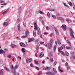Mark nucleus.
Masks as SVG:
<instances>
[{"mask_svg": "<svg viewBox=\"0 0 75 75\" xmlns=\"http://www.w3.org/2000/svg\"><path fill=\"white\" fill-rule=\"evenodd\" d=\"M53 41L54 40L52 39L50 40V42L48 44V48L49 49H51V48L52 45V44H53Z\"/></svg>", "mask_w": 75, "mask_h": 75, "instance_id": "1", "label": "nucleus"}, {"mask_svg": "<svg viewBox=\"0 0 75 75\" xmlns=\"http://www.w3.org/2000/svg\"><path fill=\"white\" fill-rule=\"evenodd\" d=\"M11 71L12 73L14 75H16V70H14V67H13V66L12 65L11 66Z\"/></svg>", "mask_w": 75, "mask_h": 75, "instance_id": "2", "label": "nucleus"}, {"mask_svg": "<svg viewBox=\"0 0 75 75\" xmlns=\"http://www.w3.org/2000/svg\"><path fill=\"white\" fill-rule=\"evenodd\" d=\"M62 28L63 30L64 31L66 30V29H67V27H66V25H63L62 26Z\"/></svg>", "mask_w": 75, "mask_h": 75, "instance_id": "3", "label": "nucleus"}, {"mask_svg": "<svg viewBox=\"0 0 75 75\" xmlns=\"http://www.w3.org/2000/svg\"><path fill=\"white\" fill-rule=\"evenodd\" d=\"M37 34L38 35H40L41 34V31L40 28H38L37 30Z\"/></svg>", "mask_w": 75, "mask_h": 75, "instance_id": "4", "label": "nucleus"}, {"mask_svg": "<svg viewBox=\"0 0 75 75\" xmlns=\"http://www.w3.org/2000/svg\"><path fill=\"white\" fill-rule=\"evenodd\" d=\"M43 69L44 70H46V69H47V70H49L51 69V68L50 67H44Z\"/></svg>", "mask_w": 75, "mask_h": 75, "instance_id": "5", "label": "nucleus"}, {"mask_svg": "<svg viewBox=\"0 0 75 75\" xmlns=\"http://www.w3.org/2000/svg\"><path fill=\"white\" fill-rule=\"evenodd\" d=\"M11 46L12 48H16L17 47V45L14 44H12L11 45Z\"/></svg>", "mask_w": 75, "mask_h": 75, "instance_id": "6", "label": "nucleus"}, {"mask_svg": "<svg viewBox=\"0 0 75 75\" xmlns=\"http://www.w3.org/2000/svg\"><path fill=\"white\" fill-rule=\"evenodd\" d=\"M74 32L73 31H71V32L70 33V35L71 36V38H74Z\"/></svg>", "mask_w": 75, "mask_h": 75, "instance_id": "7", "label": "nucleus"}, {"mask_svg": "<svg viewBox=\"0 0 75 75\" xmlns=\"http://www.w3.org/2000/svg\"><path fill=\"white\" fill-rule=\"evenodd\" d=\"M32 61V59H31V58L27 59H26V61L28 63V62H31V61Z\"/></svg>", "mask_w": 75, "mask_h": 75, "instance_id": "8", "label": "nucleus"}, {"mask_svg": "<svg viewBox=\"0 0 75 75\" xmlns=\"http://www.w3.org/2000/svg\"><path fill=\"white\" fill-rule=\"evenodd\" d=\"M20 45H21V46H22V47H26V45L24 43H23L22 42L20 43Z\"/></svg>", "mask_w": 75, "mask_h": 75, "instance_id": "9", "label": "nucleus"}, {"mask_svg": "<svg viewBox=\"0 0 75 75\" xmlns=\"http://www.w3.org/2000/svg\"><path fill=\"white\" fill-rule=\"evenodd\" d=\"M34 25L35 27V29H36V30L37 29L38 27H37V24L36 23H34Z\"/></svg>", "mask_w": 75, "mask_h": 75, "instance_id": "10", "label": "nucleus"}, {"mask_svg": "<svg viewBox=\"0 0 75 75\" xmlns=\"http://www.w3.org/2000/svg\"><path fill=\"white\" fill-rule=\"evenodd\" d=\"M57 18L59 19V20H62V21H64V18L61 17H57Z\"/></svg>", "mask_w": 75, "mask_h": 75, "instance_id": "11", "label": "nucleus"}, {"mask_svg": "<svg viewBox=\"0 0 75 75\" xmlns=\"http://www.w3.org/2000/svg\"><path fill=\"white\" fill-rule=\"evenodd\" d=\"M54 30L56 32V33L57 34V35H59V32H58V30L56 28H54Z\"/></svg>", "mask_w": 75, "mask_h": 75, "instance_id": "12", "label": "nucleus"}, {"mask_svg": "<svg viewBox=\"0 0 75 75\" xmlns=\"http://www.w3.org/2000/svg\"><path fill=\"white\" fill-rule=\"evenodd\" d=\"M44 57V53H41L39 55V57L40 58H42Z\"/></svg>", "mask_w": 75, "mask_h": 75, "instance_id": "13", "label": "nucleus"}, {"mask_svg": "<svg viewBox=\"0 0 75 75\" xmlns=\"http://www.w3.org/2000/svg\"><path fill=\"white\" fill-rule=\"evenodd\" d=\"M62 49H63V47H62V46L61 47L59 48L58 49L59 52H61V50H62Z\"/></svg>", "mask_w": 75, "mask_h": 75, "instance_id": "14", "label": "nucleus"}, {"mask_svg": "<svg viewBox=\"0 0 75 75\" xmlns=\"http://www.w3.org/2000/svg\"><path fill=\"white\" fill-rule=\"evenodd\" d=\"M18 31H21L20 30V24H18Z\"/></svg>", "mask_w": 75, "mask_h": 75, "instance_id": "15", "label": "nucleus"}, {"mask_svg": "<svg viewBox=\"0 0 75 75\" xmlns=\"http://www.w3.org/2000/svg\"><path fill=\"white\" fill-rule=\"evenodd\" d=\"M5 53V52L3 51V50H0V54H4Z\"/></svg>", "mask_w": 75, "mask_h": 75, "instance_id": "16", "label": "nucleus"}, {"mask_svg": "<svg viewBox=\"0 0 75 75\" xmlns=\"http://www.w3.org/2000/svg\"><path fill=\"white\" fill-rule=\"evenodd\" d=\"M36 31H35V30H33V35L34 37H35V36H36Z\"/></svg>", "mask_w": 75, "mask_h": 75, "instance_id": "17", "label": "nucleus"}, {"mask_svg": "<svg viewBox=\"0 0 75 75\" xmlns=\"http://www.w3.org/2000/svg\"><path fill=\"white\" fill-rule=\"evenodd\" d=\"M3 71H4L3 69L1 70L0 71V74L1 75H3L4 74H3Z\"/></svg>", "mask_w": 75, "mask_h": 75, "instance_id": "18", "label": "nucleus"}, {"mask_svg": "<svg viewBox=\"0 0 75 75\" xmlns=\"http://www.w3.org/2000/svg\"><path fill=\"white\" fill-rule=\"evenodd\" d=\"M48 10H50V11H55V9L52 8H49L48 9Z\"/></svg>", "mask_w": 75, "mask_h": 75, "instance_id": "19", "label": "nucleus"}, {"mask_svg": "<svg viewBox=\"0 0 75 75\" xmlns=\"http://www.w3.org/2000/svg\"><path fill=\"white\" fill-rule=\"evenodd\" d=\"M49 61H50V62H54V59H53V58L51 57H50L49 59Z\"/></svg>", "mask_w": 75, "mask_h": 75, "instance_id": "20", "label": "nucleus"}, {"mask_svg": "<svg viewBox=\"0 0 75 75\" xmlns=\"http://www.w3.org/2000/svg\"><path fill=\"white\" fill-rule=\"evenodd\" d=\"M19 11H18V13L20 14V13H21V7L20 6L19 7Z\"/></svg>", "mask_w": 75, "mask_h": 75, "instance_id": "21", "label": "nucleus"}, {"mask_svg": "<svg viewBox=\"0 0 75 75\" xmlns=\"http://www.w3.org/2000/svg\"><path fill=\"white\" fill-rule=\"evenodd\" d=\"M66 48L67 49H68V50H71L72 48V47H71V45L70 46V47H66Z\"/></svg>", "mask_w": 75, "mask_h": 75, "instance_id": "22", "label": "nucleus"}, {"mask_svg": "<svg viewBox=\"0 0 75 75\" xmlns=\"http://www.w3.org/2000/svg\"><path fill=\"white\" fill-rule=\"evenodd\" d=\"M66 20L68 23H71V21L69 19H68V18H67Z\"/></svg>", "mask_w": 75, "mask_h": 75, "instance_id": "23", "label": "nucleus"}, {"mask_svg": "<svg viewBox=\"0 0 75 75\" xmlns=\"http://www.w3.org/2000/svg\"><path fill=\"white\" fill-rule=\"evenodd\" d=\"M33 40H34L33 39V38H30L29 39L28 42H31V41H33Z\"/></svg>", "mask_w": 75, "mask_h": 75, "instance_id": "24", "label": "nucleus"}, {"mask_svg": "<svg viewBox=\"0 0 75 75\" xmlns=\"http://www.w3.org/2000/svg\"><path fill=\"white\" fill-rule=\"evenodd\" d=\"M57 41L58 43V44L59 45H60L61 44V42H60V40H57Z\"/></svg>", "mask_w": 75, "mask_h": 75, "instance_id": "25", "label": "nucleus"}, {"mask_svg": "<svg viewBox=\"0 0 75 75\" xmlns=\"http://www.w3.org/2000/svg\"><path fill=\"white\" fill-rule=\"evenodd\" d=\"M4 24L5 25H6V26H7V25H8V22H5L4 23Z\"/></svg>", "mask_w": 75, "mask_h": 75, "instance_id": "26", "label": "nucleus"}, {"mask_svg": "<svg viewBox=\"0 0 75 75\" xmlns=\"http://www.w3.org/2000/svg\"><path fill=\"white\" fill-rule=\"evenodd\" d=\"M65 55H66V56H69V53L67 52H65Z\"/></svg>", "mask_w": 75, "mask_h": 75, "instance_id": "27", "label": "nucleus"}, {"mask_svg": "<svg viewBox=\"0 0 75 75\" xmlns=\"http://www.w3.org/2000/svg\"><path fill=\"white\" fill-rule=\"evenodd\" d=\"M67 43H68L69 44H70V46H71V42H70V41H69V40H67Z\"/></svg>", "mask_w": 75, "mask_h": 75, "instance_id": "28", "label": "nucleus"}, {"mask_svg": "<svg viewBox=\"0 0 75 75\" xmlns=\"http://www.w3.org/2000/svg\"><path fill=\"white\" fill-rule=\"evenodd\" d=\"M53 71H54L56 73H57V70H56V69L55 68H53Z\"/></svg>", "mask_w": 75, "mask_h": 75, "instance_id": "29", "label": "nucleus"}, {"mask_svg": "<svg viewBox=\"0 0 75 75\" xmlns=\"http://www.w3.org/2000/svg\"><path fill=\"white\" fill-rule=\"evenodd\" d=\"M4 69L6 70V71H10V70H9V69H8V68L6 67H4Z\"/></svg>", "mask_w": 75, "mask_h": 75, "instance_id": "30", "label": "nucleus"}, {"mask_svg": "<svg viewBox=\"0 0 75 75\" xmlns=\"http://www.w3.org/2000/svg\"><path fill=\"white\" fill-rule=\"evenodd\" d=\"M18 65H16L14 67V69L15 70H16V69H17V68H18Z\"/></svg>", "mask_w": 75, "mask_h": 75, "instance_id": "31", "label": "nucleus"}, {"mask_svg": "<svg viewBox=\"0 0 75 75\" xmlns=\"http://www.w3.org/2000/svg\"><path fill=\"white\" fill-rule=\"evenodd\" d=\"M61 52L62 54V55H63L64 56H65V53H64V51H62Z\"/></svg>", "mask_w": 75, "mask_h": 75, "instance_id": "32", "label": "nucleus"}, {"mask_svg": "<svg viewBox=\"0 0 75 75\" xmlns=\"http://www.w3.org/2000/svg\"><path fill=\"white\" fill-rule=\"evenodd\" d=\"M47 16H48V17H50V12H48L47 13Z\"/></svg>", "mask_w": 75, "mask_h": 75, "instance_id": "33", "label": "nucleus"}, {"mask_svg": "<svg viewBox=\"0 0 75 75\" xmlns=\"http://www.w3.org/2000/svg\"><path fill=\"white\" fill-rule=\"evenodd\" d=\"M22 51L23 52H25V51L24 50V48H22Z\"/></svg>", "mask_w": 75, "mask_h": 75, "instance_id": "34", "label": "nucleus"}, {"mask_svg": "<svg viewBox=\"0 0 75 75\" xmlns=\"http://www.w3.org/2000/svg\"><path fill=\"white\" fill-rule=\"evenodd\" d=\"M50 74L51 75H54V74H55V73L52 71H51V72H50Z\"/></svg>", "mask_w": 75, "mask_h": 75, "instance_id": "35", "label": "nucleus"}, {"mask_svg": "<svg viewBox=\"0 0 75 75\" xmlns=\"http://www.w3.org/2000/svg\"><path fill=\"white\" fill-rule=\"evenodd\" d=\"M52 17H53V18H55V19H56V16H55L54 15H52Z\"/></svg>", "mask_w": 75, "mask_h": 75, "instance_id": "36", "label": "nucleus"}, {"mask_svg": "<svg viewBox=\"0 0 75 75\" xmlns=\"http://www.w3.org/2000/svg\"><path fill=\"white\" fill-rule=\"evenodd\" d=\"M39 12L40 13V14H44V13L42 12V11H39Z\"/></svg>", "mask_w": 75, "mask_h": 75, "instance_id": "37", "label": "nucleus"}, {"mask_svg": "<svg viewBox=\"0 0 75 75\" xmlns=\"http://www.w3.org/2000/svg\"><path fill=\"white\" fill-rule=\"evenodd\" d=\"M34 62H35V64H37V65H38V61L35 60Z\"/></svg>", "mask_w": 75, "mask_h": 75, "instance_id": "38", "label": "nucleus"}, {"mask_svg": "<svg viewBox=\"0 0 75 75\" xmlns=\"http://www.w3.org/2000/svg\"><path fill=\"white\" fill-rule=\"evenodd\" d=\"M50 72H51L50 71L47 72L46 73V74H47V75H50Z\"/></svg>", "mask_w": 75, "mask_h": 75, "instance_id": "39", "label": "nucleus"}, {"mask_svg": "<svg viewBox=\"0 0 75 75\" xmlns=\"http://www.w3.org/2000/svg\"><path fill=\"white\" fill-rule=\"evenodd\" d=\"M28 31H26L25 32V35L27 36L28 35Z\"/></svg>", "mask_w": 75, "mask_h": 75, "instance_id": "40", "label": "nucleus"}, {"mask_svg": "<svg viewBox=\"0 0 75 75\" xmlns=\"http://www.w3.org/2000/svg\"><path fill=\"white\" fill-rule=\"evenodd\" d=\"M22 38H26V37H27V35H25V36H23L22 37Z\"/></svg>", "mask_w": 75, "mask_h": 75, "instance_id": "41", "label": "nucleus"}, {"mask_svg": "<svg viewBox=\"0 0 75 75\" xmlns=\"http://www.w3.org/2000/svg\"><path fill=\"white\" fill-rule=\"evenodd\" d=\"M56 48H57V47L56 46H54V51H55V50H56Z\"/></svg>", "mask_w": 75, "mask_h": 75, "instance_id": "42", "label": "nucleus"}, {"mask_svg": "<svg viewBox=\"0 0 75 75\" xmlns=\"http://www.w3.org/2000/svg\"><path fill=\"white\" fill-rule=\"evenodd\" d=\"M30 65L31 67H34V66H33V63H30Z\"/></svg>", "mask_w": 75, "mask_h": 75, "instance_id": "43", "label": "nucleus"}, {"mask_svg": "<svg viewBox=\"0 0 75 75\" xmlns=\"http://www.w3.org/2000/svg\"><path fill=\"white\" fill-rule=\"evenodd\" d=\"M7 11H7V10L6 11L3 12L2 13L3 14H6V13H7Z\"/></svg>", "mask_w": 75, "mask_h": 75, "instance_id": "44", "label": "nucleus"}, {"mask_svg": "<svg viewBox=\"0 0 75 75\" xmlns=\"http://www.w3.org/2000/svg\"><path fill=\"white\" fill-rule=\"evenodd\" d=\"M56 16H60V14L59 13H57L56 14Z\"/></svg>", "mask_w": 75, "mask_h": 75, "instance_id": "45", "label": "nucleus"}, {"mask_svg": "<svg viewBox=\"0 0 75 75\" xmlns=\"http://www.w3.org/2000/svg\"><path fill=\"white\" fill-rule=\"evenodd\" d=\"M65 65L66 66H67V67H68V63L67 62H66L65 64Z\"/></svg>", "mask_w": 75, "mask_h": 75, "instance_id": "46", "label": "nucleus"}, {"mask_svg": "<svg viewBox=\"0 0 75 75\" xmlns=\"http://www.w3.org/2000/svg\"><path fill=\"white\" fill-rule=\"evenodd\" d=\"M3 63V62L2 60L0 61V64H2Z\"/></svg>", "mask_w": 75, "mask_h": 75, "instance_id": "47", "label": "nucleus"}, {"mask_svg": "<svg viewBox=\"0 0 75 75\" xmlns=\"http://www.w3.org/2000/svg\"><path fill=\"white\" fill-rule=\"evenodd\" d=\"M41 74H42V72L41 71H40L39 72L38 74L39 75H41Z\"/></svg>", "mask_w": 75, "mask_h": 75, "instance_id": "48", "label": "nucleus"}, {"mask_svg": "<svg viewBox=\"0 0 75 75\" xmlns=\"http://www.w3.org/2000/svg\"><path fill=\"white\" fill-rule=\"evenodd\" d=\"M49 55L50 56H51L52 55V52H50L49 53Z\"/></svg>", "mask_w": 75, "mask_h": 75, "instance_id": "49", "label": "nucleus"}, {"mask_svg": "<svg viewBox=\"0 0 75 75\" xmlns=\"http://www.w3.org/2000/svg\"><path fill=\"white\" fill-rule=\"evenodd\" d=\"M57 62H55L54 63V66H55V65H56V64H57Z\"/></svg>", "mask_w": 75, "mask_h": 75, "instance_id": "50", "label": "nucleus"}, {"mask_svg": "<svg viewBox=\"0 0 75 75\" xmlns=\"http://www.w3.org/2000/svg\"><path fill=\"white\" fill-rule=\"evenodd\" d=\"M35 69H37V70H39V68L38 67H35Z\"/></svg>", "mask_w": 75, "mask_h": 75, "instance_id": "51", "label": "nucleus"}, {"mask_svg": "<svg viewBox=\"0 0 75 75\" xmlns=\"http://www.w3.org/2000/svg\"><path fill=\"white\" fill-rule=\"evenodd\" d=\"M67 67V69L68 71V70H69V69H70V67H69L68 66Z\"/></svg>", "mask_w": 75, "mask_h": 75, "instance_id": "52", "label": "nucleus"}, {"mask_svg": "<svg viewBox=\"0 0 75 75\" xmlns=\"http://www.w3.org/2000/svg\"><path fill=\"white\" fill-rule=\"evenodd\" d=\"M44 43V42H40V43L41 44H43Z\"/></svg>", "mask_w": 75, "mask_h": 75, "instance_id": "53", "label": "nucleus"}, {"mask_svg": "<svg viewBox=\"0 0 75 75\" xmlns=\"http://www.w3.org/2000/svg\"><path fill=\"white\" fill-rule=\"evenodd\" d=\"M46 30H49V28L47 26L46 27Z\"/></svg>", "mask_w": 75, "mask_h": 75, "instance_id": "54", "label": "nucleus"}, {"mask_svg": "<svg viewBox=\"0 0 75 75\" xmlns=\"http://www.w3.org/2000/svg\"><path fill=\"white\" fill-rule=\"evenodd\" d=\"M48 34V33L47 32H45L44 33V35H47Z\"/></svg>", "mask_w": 75, "mask_h": 75, "instance_id": "55", "label": "nucleus"}, {"mask_svg": "<svg viewBox=\"0 0 75 75\" xmlns=\"http://www.w3.org/2000/svg\"><path fill=\"white\" fill-rule=\"evenodd\" d=\"M72 57L73 59H75V56L74 55H73L72 56Z\"/></svg>", "mask_w": 75, "mask_h": 75, "instance_id": "56", "label": "nucleus"}, {"mask_svg": "<svg viewBox=\"0 0 75 75\" xmlns=\"http://www.w3.org/2000/svg\"><path fill=\"white\" fill-rule=\"evenodd\" d=\"M23 27H26V24H23Z\"/></svg>", "mask_w": 75, "mask_h": 75, "instance_id": "57", "label": "nucleus"}, {"mask_svg": "<svg viewBox=\"0 0 75 75\" xmlns=\"http://www.w3.org/2000/svg\"><path fill=\"white\" fill-rule=\"evenodd\" d=\"M60 69H61V66H59V71H60Z\"/></svg>", "mask_w": 75, "mask_h": 75, "instance_id": "58", "label": "nucleus"}, {"mask_svg": "<svg viewBox=\"0 0 75 75\" xmlns=\"http://www.w3.org/2000/svg\"><path fill=\"white\" fill-rule=\"evenodd\" d=\"M73 8L75 10V5H73Z\"/></svg>", "mask_w": 75, "mask_h": 75, "instance_id": "59", "label": "nucleus"}, {"mask_svg": "<svg viewBox=\"0 0 75 75\" xmlns=\"http://www.w3.org/2000/svg\"><path fill=\"white\" fill-rule=\"evenodd\" d=\"M53 34V33H51V35H50V37H52V35Z\"/></svg>", "mask_w": 75, "mask_h": 75, "instance_id": "60", "label": "nucleus"}, {"mask_svg": "<svg viewBox=\"0 0 75 75\" xmlns=\"http://www.w3.org/2000/svg\"><path fill=\"white\" fill-rule=\"evenodd\" d=\"M8 57V58H10L11 57V55H9Z\"/></svg>", "mask_w": 75, "mask_h": 75, "instance_id": "61", "label": "nucleus"}, {"mask_svg": "<svg viewBox=\"0 0 75 75\" xmlns=\"http://www.w3.org/2000/svg\"><path fill=\"white\" fill-rule=\"evenodd\" d=\"M7 4L6 3H4V4H1V5H6Z\"/></svg>", "mask_w": 75, "mask_h": 75, "instance_id": "62", "label": "nucleus"}, {"mask_svg": "<svg viewBox=\"0 0 75 75\" xmlns=\"http://www.w3.org/2000/svg\"><path fill=\"white\" fill-rule=\"evenodd\" d=\"M42 24H43V25H44L45 23H44V21H42Z\"/></svg>", "mask_w": 75, "mask_h": 75, "instance_id": "63", "label": "nucleus"}, {"mask_svg": "<svg viewBox=\"0 0 75 75\" xmlns=\"http://www.w3.org/2000/svg\"><path fill=\"white\" fill-rule=\"evenodd\" d=\"M69 4H70V6H72V3L71 2H70L69 3Z\"/></svg>", "mask_w": 75, "mask_h": 75, "instance_id": "64", "label": "nucleus"}]
</instances>
